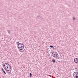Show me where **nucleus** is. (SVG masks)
Instances as JSON below:
<instances>
[{
  "instance_id": "nucleus-1",
  "label": "nucleus",
  "mask_w": 78,
  "mask_h": 78,
  "mask_svg": "<svg viewBox=\"0 0 78 78\" xmlns=\"http://www.w3.org/2000/svg\"><path fill=\"white\" fill-rule=\"evenodd\" d=\"M17 45L18 48L19 50H23L24 48V45L23 44L19 43Z\"/></svg>"
},
{
  "instance_id": "nucleus-2",
  "label": "nucleus",
  "mask_w": 78,
  "mask_h": 78,
  "mask_svg": "<svg viewBox=\"0 0 78 78\" xmlns=\"http://www.w3.org/2000/svg\"><path fill=\"white\" fill-rule=\"evenodd\" d=\"M7 65V68H6V71H9L10 70H11V66L9 65V64L8 63H5Z\"/></svg>"
},
{
  "instance_id": "nucleus-3",
  "label": "nucleus",
  "mask_w": 78,
  "mask_h": 78,
  "mask_svg": "<svg viewBox=\"0 0 78 78\" xmlns=\"http://www.w3.org/2000/svg\"><path fill=\"white\" fill-rule=\"evenodd\" d=\"M74 61L76 63H78V58H75L74 59Z\"/></svg>"
},
{
  "instance_id": "nucleus-4",
  "label": "nucleus",
  "mask_w": 78,
  "mask_h": 78,
  "mask_svg": "<svg viewBox=\"0 0 78 78\" xmlns=\"http://www.w3.org/2000/svg\"><path fill=\"white\" fill-rule=\"evenodd\" d=\"M52 56L53 57H54L55 58H59V55H58V54L55 55H52Z\"/></svg>"
},
{
  "instance_id": "nucleus-5",
  "label": "nucleus",
  "mask_w": 78,
  "mask_h": 78,
  "mask_svg": "<svg viewBox=\"0 0 78 78\" xmlns=\"http://www.w3.org/2000/svg\"><path fill=\"white\" fill-rule=\"evenodd\" d=\"M6 64L5 63L4 64V65L3 66H4V68L5 70L6 71V68L7 67V65H6Z\"/></svg>"
},
{
  "instance_id": "nucleus-6",
  "label": "nucleus",
  "mask_w": 78,
  "mask_h": 78,
  "mask_svg": "<svg viewBox=\"0 0 78 78\" xmlns=\"http://www.w3.org/2000/svg\"><path fill=\"white\" fill-rule=\"evenodd\" d=\"M75 73H76V72H74L73 73V76L74 78H75V76H78V74H76Z\"/></svg>"
},
{
  "instance_id": "nucleus-7",
  "label": "nucleus",
  "mask_w": 78,
  "mask_h": 78,
  "mask_svg": "<svg viewBox=\"0 0 78 78\" xmlns=\"http://www.w3.org/2000/svg\"><path fill=\"white\" fill-rule=\"evenodd\" d=\"M9 34H11V32H10V30H7Z\"/></svg>"
},
{
  "instance_id": "nucleus-8",
  "label": "nucleus",
  "mask_w": 78,
  "mask_h": 78,
  "mask_svg": "<svg viewBox=\"0 0 78 78\" xmlns=\"http://www.w3.org/2000/svg\"><path fill=\"white\" fill-rule=\"evenodd\" d=\"M52 62H56V60H55V59H52Z\"/></svg>"
},
{
  "instance_id": "nucleus-9",
  "label": "nucleus",
  "mask_w": 78,
  "mask_h": 78,
  "mask_svg": "<svg viewBox=\"0 0 78 78\" xmlns=\"http://www.w3.org/2000/svg\"><path fill=\"white\" fill-rule=\"evenodd\" d=\"M2 72H3V73H4V74H5V75H6V72H5V71H4V70H3V71H2Z\"/></svg>"
},
{
  "instance_id": "nucleus-10",
  "label": "nucleus",
  "mask_w": 78,
  "mask_h": 78,
  "mask_svg": "<svg viewBox=\"0 0 78 78\" xmlns=\"http://www.w3.org/2000/svg\"><path fill=\"white\" fill-rule=\"evenodd\" d=\"M50 47H51V48H54V47L53 46H51V45H50L49 46Z\"/></svg>"
},
{
  "instance_id": "nucleus-11",
  "label": "nucleus",
  "mask_w": 78,
  "mask_h": 78,
  "mask_svg": "<svg viewBox=\"0 0 78 78\" xmlns=\"http://www.w3.org/2000/svg\"><path fill=\"white\" fill-rule=\"evenodd\" d=\"M30 77H31V76H32V74H31V73H30Z\"/></svg>"
},
{
  "instance_id": "nucleus-12",
  "label": "nucleus",
  "mask_w": 78,
  "mask_h": 78,
  "mask_svg": "<svg viewBox=\"0 0 78 78\" xmlns=\"http://www.w3.org/2000/svg\"><path fill=\"white\" fill-rule=\"evenodd\" d=\"M37 18L38 19H41V16H37Z\"/></svg>"
},
{
  "instance_id": "nucleus-13",
  "label": "nucleus",
  "mask_w": 78,
  "mask_h": 78,
  "mask_svg": "<svg viewBox=\"0 0 78 78\" xmlns=\"http://www.w3.org/2000/svg\"><path fill=\"white\" fill-rule=\"evenodd\" d=\"M8 72V73H9V74H11V71H10L9 72Z\"/></svg>"
},
{
  "instance_id": "nucleus-14",
  "label": "nucleus",
  "mask_w": 78,
  "mask_h": 78,
  "mask_svg": "<svg viewBox=\"0 0 78 78\" xmlns=\"http://www.w3.org/2000/svg\"><path fill=\"white\" fill-rule=\"evenodd\" d=\"M73 20H75V17H73Z\"/></svg>"
},
{
  "instance_id": "nucleus-15",
  "label": "nucleus",
  "mask_w": 78,
  "mask_h": 78,
  "mask_svg": "<svg viewBox=\"0 0 78 78\" xmlns=\"http://www.w3.org/2000/svg\"><path fill=\"white\" fill-rule=\"evenodd\" d=\"M76 72L75 73L76 74H78V72Z\"/></svg>"
},
{
  "instance_id": "nucleus-16",
  "label": "nucleus",
  "mask_w": 78,
  "mask_h": 78,
  "mask_svg": "<svg viewBox=\"0 0 78 78\" xmlns=\"http://www.w3.org/2000/svg\"><path fill=\"white\" fill-rule=\"evenodd\" d=\"M75 78H78V75L77 76H75Z\"/></svg>"
},
{
  "instance_id": "nucleus-17",
  "label": "nucleus",
  "mask_w": 78,
  "mask_h": 78,
  "mask_svg": "<svg viewBox=\"0 0 78 78\" xmlns=\"http://www.w3.org/2000/svg\"><path fill=\"white\" fill-rule=\"evenodd\" d=\"M2 71H3V70H4V69H3V68H2Z\"/></svg>"
},
{
  "instance_id": "nucleus-18",
  "label": "nucleus",
  "mask_w": 78,
  "mask_h": 78,
  "mask_svg": "<svg viewBox=\"0 0 78 78\" xmlns=\"http://www.w3.org/2000/svg\"><path fill=\"white\" fill-rule=\"evenodd\" d=\"M53 55H54V56L55 55H56V54H53Z\"/></svg>"
},
{
  "instance_id": "nucleus-19",
  "label": "nucleus",
  "mask_w": 78,
  "mask_h": 78,
  "mask_svg": "<svg viewBox=\"0 0 78 78\" xmlns=\"http://www.w3.org/2000/svg\"><path fill=\"white\" fill-rule=\"evenodd\" d=\"M75 69H76V70H78V69H77V68H75Z\"/></svg>"
},
{
  "instance_id": "nucleus-20",
  "label": "nucleus",
  "mask_w": 78,
  "mask_h": 78,
  "mask_svg": "<svg viewBox=\"0 0 78 78\" xmlns=\"http://www.w3.org/2000/svg\"><path fill=\"white\" fill-rule=\"evenodd\" d=\"M17 42V43H19V41H18Z\"/></svg>"
},
{
  "instance_id": "nucleus-21",
  "label": "nucleus",
  "mask_w": 78,
  "mask_h": 78,
  "mask_svg": "<svg viewBox=\"0 0 78 78\" xmlns=\"http://www.w3.org/2000/svg\"><path fill=\"white\" fill-rule=\"evenodd\" d=\"M53 53H52V54L53 55Z\"/></svg>"
},
{
  "instance_id": "nucleus-22",
  "label": "nucleus",
  "mask_w": 78,
  "mask_h": 78,
  "mask_svg": "<svg viewBox=\"0 0 78 78\" xmlns=\"http://www.w3.org/2000/svg\"><path fill=\"white\" fill-rule=\"evenodd\" d=\"M8 69H9V68H8Z\"/></svg>"
},
{
  "instance_id": "nucleus-23",
  "label": "nucleus",
  "mask_w": 78,
  "mask_h": 78,
  "mask_svg": "<svg viewBox=\"0 0 78 78\" xmlns=\"http://www.w3.org/2000/svg\"><path fill=\"white\" fill-rule=\"evenodd\" d=\"M16 44H18V43H17V42Z\"/></svg>"
},
{
  "instance_id": "nucleus-24",
  "label": "nucleus",
  "mask_w": 78,
  "mask_h": 78,
  "mask_svg": "<svg viewBox=\"0 0 78 78\" xmlns=\"http://www.w3.org/2000/svg\"><path fill=\"white\" fill-rule=\"evenodd\" d=\"M21 52L22 53L23 52V51H21Z\"/></svg>"
},
{
  "instance_id": "nucleus-25",
  "label": "nucleus",
  "mask_w": 78,
  "mask_h": 78,
  "mask_svg": "<svg viewBox=\"0 0 78 78\" xmlns=\"http://www.w3.org/2000/svg\"><path fill=\"white\" fill-rule=\"evenodd\" d=\"M55 53H56V52H55Z\"/></svg>"
},
{
  "instance_id": "nucleus-26",
  "label": "nucleus",
  "mask_w": 78,
  "mask_h": 78,
  "mask_svg": "<svg viewBox=\"0 0 78 78\" xmlns=\"http://www.w3.org/2000/svg\"><path fill=\"white\" fill-rule=\"evenodd\" d=\"M8 68H9V66L8 67Z\"/></svg>"
}]
</instances>
